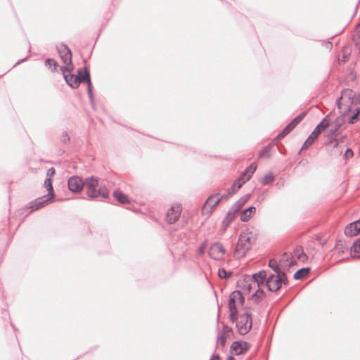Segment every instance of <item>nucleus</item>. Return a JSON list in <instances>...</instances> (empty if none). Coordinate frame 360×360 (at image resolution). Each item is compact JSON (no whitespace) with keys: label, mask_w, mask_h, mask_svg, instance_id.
<instances>
[{"label":"nucleus","mask_w":360,"mask_h":360,"mask_svg":"<svg viewBox=\"0 0 360 360\" xmlns=\"http://www.w3.org/2000/svg\"><path fill=\"white\" fill-rule=\"evenodd\" d=\"M354 92L352 89H345L341 92V98H347L352 105V100H354Z\"/></svg>","instance_id":"obj_31"},{"label":"nucleus","mask_w":360,"mask_h":360,"mask_svg":"<svg viewBox=\"0 0 360 360\" xmlns=\"http://www.w3.org/2000/svg\"><path fill=\"white\" fill-rule=\"evenodd\" d=\"M341 99H342V98L340 97L339 98H338V99L336 100V105H337V106H338V109H340V108H341V105H342V103H341V101H340V100H341Z\"/></svg>","instance_id":"obj_61"},{"label":"nucleus","mask_w":360,"mask_h":360,"mask_svg":"<svg viewBox=\"0 0 360 360\" xmlns=\"http://www.w3.org/2000/svg\"><path fill=\"white\" fill-rule=\"evenodd\" d=\"M65 51H66V53L64 55H62L60 56V59L61 60L67 64V65H72V51L70 50V48H65Z\"/></svg>","instance_id":"obj_27"},{"label":"nucleus","mask_w":360,"mask_h":360,"mask_svg":"<svg viewBox=\"0 0 360 360\" xmlns=\"http://www.w3.org/2000/svg\"><path fill=\"white\" fill-rule=\"evenodd\" d=\"M227 338L228 335L225 334H221L220 336H218V340L219 341V343L222 347L225 346Z\"/></svg>","instance_id":"obj_50"},{"label":"nucleus","mask_w":360,"mask_h":360,"mask_svg":"<svg viewBox=\"0 0 360 360\" xmlns=\"http://www.w3.org/2000/svg\"><path fill=\"white\" fill-rule=\"evenodd\" d=\"M113 197L121 204H127L129 202L128 196L120 190H115Z\"/></svg>","instance_id":"obj_19"},{"label":"nucleus","mask_w":360,"mask_h":360,"mask_svg":"<svg viewBox=\"0 0 360 360\" xmlns=\"http://www.w3.org/2000/svg\"><path fill=\"white\" fill-rule=\"evenodd\" d=\"M75 75L79 84L80 83H86L87 84V87L92 86L90 72L86 66H84L83 68H78L77 70V75Z\"/></svg>","instance_id":"obj_8"},{"label":"nucleus","mask_w":360,"mask_h":360,"mask_svg":"<svg viewBox=\"0 0 360 360\" xmlns=\"http://www.w3.org/2000/svg\"><path fill=\"white\" fill-rule=\"evenodd\" d=\"M234 194L235 193H234L233 190L231 191L230 189H229L228 192L226 194H224L222 195H219L218 197V198L214 202V203L210 205L211 206V210L210 211V212H212L213 209L220 202L221 200H228L231 196H233Z\"/></svg>","instance_id":"obj_20"},{"label":"nucleus","mask_w":360,"mask_h":360,"mask_svg":"<svg viewBox=\"0 0 360 360\" xmlns=\"http://www.w3.org/2000/svg\"><path fill=\"white\" fill-rule=\"evenodd\" d=\"M250 280L253 283L254 285H257V288H260V287L263 285H266V271L265 270H260L259 271L253 274L250 276Z\"/></svg>","instance_id":"obj_9"},{"label":"nucleus","mask_w":360,"mask_h":360,"mask_svg":"<svg viewBox=\"0 0 360 360\" xmlns=\"http://www.w3.org/2000/svg\"><path fill=\"white\" fill-rule=\"evenodd\" d=\"M281 277L278 276L274 281L266 287L271 292H276L281 288Z\"/></svg>","instance_id":"obj_24"},{"label":"nucleus","mask_w":360,"mask_h":360,"mask_svg":"<svg viewBox=\"0 0 360 360\" xmlns=\"http://www.w3.org/2000/svg\"><path fill=\"white\" fill-rule=\"evenodd\" d=\"M279 276L281 277V281H280L281 283V286L283 285H288V279L287 278V276H286L285 273L283 271L279 274Z\"/></svg>","instance_id":"obj_45"},{"label":"nucleus","mask_w":360,"mask_h":360,"mask_svg":"<svg viewBox=\"0 0 360 360\" xmlns=\"http://www.w3.org/2000/svg\"><path fill=\"white\" fill-rule=\"evenodd\" d=\"M233 333V329L227 325H224L221 330V334L228 335L229 333Z\"/></svg>","instance_id":"obj_51"},{"label":"nucleus","mask_w":360,"mask_h":360,"mask_svg":"<svg viewBox=\"0 0 360 360\" xmlns=\"http://www.w3.org/2000/svg\"><path fill=\"white\" fill-rule=\"evenodd\" d=\"M233 221L231 219L228 218V217H225L224 219L222 220V226L224 228L226 229L231 223Z\"/></svg>","instance_id":"obj_52"},{"label":"nucleus","mask_w":360,"mask_h":360,"mask_svg":"<svg viewBox=\"0 0 360 360\" xmlns=\"http://www.w3.org/2000/svg\"><path fill=\"white\" fill-rule=\"evenodd\" d=\"M269 267L271 268L276 274H280L283 271L281 269L279 264H278L276 259H271L269 261Z\"/></svg>","instance_id":"obj_35"},{"label":"nucleus","mask_w":360,"mask_h":360,"mask_svg":"<svg viewBox=\"0 0 360 360\" xmlns=\"http://www.w3.org/2000/svg\"><path fill=\"white\" fill-rule=\"evenodd\" d=\"M56 48L57 49V51H58V54L60 56L62 55H64V53L65 54L66 53L65 48H69V47L65 44L61 43V44H60L58 45H56Z\"/></svg>","instance_id":"obj_43"},{"label":"nucleus","mask_w":360,"mask_h":360,"mask_svg":"<svg viewBox=\"0 0 360 360\" xmlns=\"http://www.w3.org/2000/svg\"><path fill=\"white\" fill-rule=\"evenodd\" d=\"M45 65L48 68H53L52 71H56L58 67V63L53 58H47L45 60Z\"/></svg>","instance_id":"obj_40"},{"label":"nucleus","mask_w":360,"mask_h":360,"mask_svg":"<svg viewBox=\"0 0 360 360\" xmlns=\"http://www.w3.org/2000/svg\"><path fill=\"white\" fill-rule=\"evenodd\" d=\"M64 79L67 84L72 89H77L79 86L76 75L74 74L68 73L64 75Z\"/></svg>","instance_id":"obj_16"},{"label":"nucleus","mask_w":360,"mask_h":360,"mask_svg":"<svg viewBox=\"0 0 360 360\" xmlns=\"http://www.w3.org/2000/svg\"><path fill=\"white\" fill-rule=\"evenodd\" d=\"M310 271L309 267H302L298 269L293 275L295 280H302L304 278Z\"/></svg>","instance_id":"obj_22"},{"label":"nucleus","mask_w":360,"mask_h":360,"mask_svg":"<svg viewBox=\"0 0 360 360\" xmlns=\"http://www.w3.org/2000/svg\"><path fill=\"white\" fill-rule=\"evenodd\" d=\"M360 119V107H357L352 115L348 119V123L353 124L357 122Z\"/></svg>","instance_id":"obj_28"},{"label":"nucleus","mask_w":360,"mask_h":360,"mask_svg":"<svg viewBox=\"0 0 360 360\" xmlns=\"http://www.w3.org/2000/svg\"><path fill=\"white\" fill-rule=\"evenodd\" d=\"M307 112H302L297 115L295 118H293L288 124L292 127L295 128L296 126L304 119L306 116Z\"/></svg>","instance_id":"obj_29"},{"label":"nucleus","mask_w":360,"mask_h":360,"mask_svg":"<svg viewBox=\"0 0 360 360\" xmlns=\"http://www.w3.org/2000/svg\"><path fill=\"white\" fill-rule=\"evenodd\" d=\"M60 71H62L63 72L64 75H65V72L69 71L68 68L66 67V66H61V67H60Z\"/></svg>","instance_id":"obj_59"},{"label":"nucleus","mask_w":360,"mask_h":360,"mask_svg":"<svg viewBox=\"0 0 360 360\" xmlns=\"http://www.w3.org/2000/svg\"><path fill=\"white\" fill-rule=\"evenodd\" d=\"M86 187V193L91 200H96L98 197L108 199L109 195L107 191L101 188H98V180L94 176H89L84 180Z\"/></svg>","instance_id":"obj_2"},{"label":"nucleus","mask_w":360,"mask_h":360,"mask_svg":"<svg viewBox=\"0 0 360 360\" xmlns=\"http://www.w3.org/2000/svg\"><path fill=\"white\" fill-rule=\"evenodd\" d=\"M226 360H236V359L233 356H229L227 357Z\"/></svg>","instance_id":"obj_64"},{"label":"nucleus","mask_w":360,"mask_h":360,"mask_svg":"<svg viewBox=\"0 0 360 360\" xmlns=\"http://www.w3.org/2000/svg\"><path fill=\"white\" fill-rule=\"evenodd\" d=\"M250 278V276L245 275L242 281L238 282L237 287L246 290L248 292H250L254 284Z\"/></svg>","instance_id":"obj_15"},{"label":"nucleus","mask_w":360,"mask_h":360,"mask_svg":"<svg viewBox=\"0 0 360 360\" xmlns=\"http://www.w3.org/2000/svg\"><path fill=\"white\" fill-rule=\"evenodd\" d=\"M236 292V290H234L229 295V303H228L229 308L234 309V307H236V300L238 299H237Z\"/></svg>","instance_id":"obj_37"},{"label":"nucleus","mask_w":360,"mask_h":360,"mask_svg":"<svg viewBox=\"0 0 360 360\" xmlns=\"http://www.w3.org/2000/svg\"><path fill=\"white\" fill-rule=\"evenodd\" d=\"M250 344L246 341L237 340L232 342L230 349L235 355L238 356L245 354L250 349Z\"/></svg>","instance_id":"obj_6"},{"label":"nucleus","mask_w":360,"mask_h":360,"mask_svg":"<svg viewBox=\"0 0 360 360\" xmlns=\"http://www.w3.org/2000/svg\"><path fill=\"white\" fill-rule=\"evenodd\" d=\"M297 258L302 262H304L307 259V256L303 250H302L300 253H297Z\"/></svg>","instance_id":"obj_56"},{"label":"nucleus","mask_w":360,"mask_h":360,"mask_svg":"<svg viewBox=\"0 0 360 360\" xmlns=\"http://www.w3.org/2000/svg\"><path fill=\"white\" fill-rule=\"evenodd\" d=\"M27 56L21 59V60H19L14 65H13V68L17 66L18 65L20 64L22 62H25V60H27Z\"/></svg>","instance_id":"obj_60"},{"label":"nucleus","mask_w":360,"mask_h":360,"mask_svg":"<svg viewBox=\"0 0 360 360\" xmlns=\"http://www.w3.org/2000/svg\"><path fill=\"white\" fill-rule=\"evenodd\" d=\"M274 181V175L272 172H269L267 174L264 175L260 180V183L262 185H269L271 184Z\"/></svg>","instance_id":"obj_30"},{"label":"nucleus","mask_w":360,"mask_h":360,"mask_svg":"<svg viewBox=\"0 0 360 360\" xmlns=\"http://www.w3.org/2000/svg\"><path fill=\"white\" fill-rule=\"evenodd\" d=\"M206 247H207V242L206 241H204L203 243H202L198 249V253L199 255H202L205 252V250L206 249Z\"/></svg>","instance_id":"obj_53"},{"label":"nucleus","mask_w":360,"mask_h":360,"mask_svg":"<svg viewBox=\"0 0 360 360\" xmlns=\"http://www.w3.org/2000/svg\"><path fill=\"white\" fill-rule=\"evenodd\" d=\"M278 276V274H270L268 277L267 276H266V286L267 287L268 285H269L270 283H271L275 278H276Z\"/></svg>","instance_id":"obj_44"},{"label":"nucleus","mask_w":360,"mask_h":360,"mask_svg":"<svg viewBox=\"0 0 360 360\" xmlns=\"http://www.w3.org/2000/svg\"><path fill=\"white\" fill-rule=\"evenodd\" d=\"M256 169L257 165L255 162H252L245 169L239 177H243V179L245 180L246 182L251 179Z\"/></svg>","instance_id":"obj_14"},{"label":"nucleus","mask_w":360,"mask_h":360,"mask_svg":"<svg viewBox=\"0 0 360 360\" xmlns=\"http://www.w3.org/2000/svg\"><path fill=\"white\" fill-rule=\"evenodd\" d=\"M293 129H294V128H292L289 124H288L283 128V129L281 131V132H280L277 135L276 139L281 140V139H283L285 136H287L288 134H290Z\"/></svg>","instance_id":"obj_32"},{"label":"nucleus","mask_w":360,"mask_h":360,"mask_svg":"<svg viewBox=\"0 0 360 360\" xmlns=\"http://www.w3.org/2000/svg\"><path fill=\"white\" fill-rule=\"evenodd\" d=\"M360 104V92L358 94L354 95V100H352V105H359Z\"/></svg>","instance_id":"obj_54"},{"label":"nucleus","mask_w":360,"mask_h":360,"mask_svg":"<svg viewBox=\"0 0 360 360\" xmlns=\"http://www.w3.org/2000/svg\"><path fill=\"white\" fill-rule=\"evenodd\" d=\"M210 360H220V356L219 354H213Z\"/></svg>","instance_id":"obj_58"},{"label":"nucleus","mask_w":360,"mask_h":360,"mask_svg":"<svg viewBox=\"0 0 360 360\" xmlns=\"http://www.w3.org/2000/svg\"><path fill=\"white\" fill-rule=\"evenodd\" d=\"M84 186V180L77 175L72 176L68 179V187L72 193H80Z\"/></svg>","instance_id":"obj_5"},{"label":"nucleus","mask_w":360,"mask_h":360,"mask_svg":"<svg viewBox=\"0 0 360 360\" xmlns=\"http://www.w3.org/2000/svg\"><path fill=\"white\" fill-rule=\"evenodd\" d=\"M351 111V106L349 105L347 109L345 110L344 113H343V115H347V113H349V112Z\"/></svg>","instance_id":"obj_62"},{"label":"nucleus","mask_w":360,"mask_h":360,"mask_svg":"<svg viewBox=\"0 0 360 360\" xmlns=\"http://www.w3.org/2000/svg\"><path fill=\"white\" fill-rule=\"evenodd\" d=\"M350 252L354 254L353 257H360V238L354 242L350 248Z\"/></svg>","instance_id":"obj_26"},{"label":"nucleus","mask_w":360,"mask_h":360,"mask_svg":"<svg viewBox=\"0 0 360 360\" xmlns=\"http://www.w3.org/2000/svg\"><path fill=\"white\" fill-rule=\"evenodd\" d=\"M236 296L238 300L239 304L243 306L245 304V297L240 290H236Z\"/></svg>","instance_id":"obj_49"},{"label":"nucleus","mask_w":360,"mask_h":360,"mask_svg":"<svg viewBox=\"0 0 360 360\" xmlns=\"http://www.w3.org/2000/svg\"><path fill=\"white\" fill-rule=\"evenodd\" d=\"M56 174V170L53 167H51L47 170L46 178H51Z\"/></svg>","instance_id":"obj_57"},{"label":"nucleus","mask_w":360,"mask_h":360,"mask_svg":"<svg viewBox=\"0 0 360 360\" xmlns=\"http://www.w3.org/2000/svg\"><path fill=\"white\" fill-rule=\"evenodd\" d=\"M220 195V193H214L213 195H210L206 200V202H205L204 204V206H203V210H205L206 207L207 206H209L210 207V210L207 211V213L209 214H210L212 212H210V211L211 210V205H212L214 202L212 201L213 198L214 197H219Z\"/></svg>","instance_id":"obj_38"},{"label":"nucleus","mask_w":360,"mask_h":360,"mask_svg":"<svg viewBox=\"0 0 360 360\" xmlns=\"http://www.w3.org/2000/svg\"><path fill=\"white\" fill-rule=\"evenodd\" d=\"M255 240L256 238L253 236L252 232H241L235 248L234 257L238 258L245 257L247 252L255 243Z\"/></svg>","instance_id":"obj_1"},{"label":"nucleus","mask_w":360,"mask_h":360,"mask_svg":"<svg viewBox=\"0 0 360 360\" xmlns=\"http://www.w3.org/2000/svg\"><path fill=\"white\" fill-rule=\"evenodd\" d=\"M329 115L326 116L315 127L311 134L307 137L306 141L302 146L299 153H301L302 150L307 149L317 139L319 134L326 129L330 124L329 122L327 121V118Z\"/></svg>","instance_id":"obj_3"},{"label":"nucleus","mask_w":360,"mask_h":360,"mask_svg":"<svg viewBox=\"0 0 360 360\" xmlns=\"http://www.w3.org/2000/svg\"><path fill=\"white\" fill-rule=\"evenodd\" d=\"M245 183V180L243 179V177H238L229 189L233 191V188L234 193H236Z\"/></svg>","instance_id":"obj_33"},{"label":"nucleus","mask_w":360,"mask_h":360,"mask_svg":"<svg viewBox=\"0 0 360 360\" xmlns=\"http://www.w3.org/2000/svg\"><path fill=\"white\" fill-rule=\"evenodd\" d=\"M179 217L180 214L178 212V211H174V207H172L167 213L166 221L168 224H172L179 219Z\"/></svg>","instance_id":"obj_17"},{"label":"nucleus","mask_w":360,"mask_h":360,"mask_svg":"<svg viewBox=\"0 0 360 360\" xmlns=\"http://www.w3.org/2000/svg\"><path fill=\"white\" fill-rule=\"evenodd\" d=\"M266 293L262 289L257 288V290L250 296L249 299L253 300L254 304H257L259 303L261 299L264 297Z\"/></svg>","instance_id":"obj_21"},{"label":"nucleus","mask_w":360,"mask_h":360,"mask_svg":"<svg viewBox=\"0 0 360 360\" xmlns=\"http://www.w3.org/2000/svg\"><path fill=\"white\" fill-rule=\"evenodd\" d=\"M70 141V136L67 131H63L61 135V142L66 145L68 144Z\"/></svg>","instance_id":"obj_46"},{"label":"nucleus","mask_w":360,"mask_h":360,"mask_svg":"<svg viewBox=\"0 0 360 360\" xmlns=\"http://www.w3.org/2000/svg\"><path fill=\"white\" fill-rule=\"evenodd\" d=\"M360 226L356 224L355 222H351L345 226V234L347 236L353 237L357 236L360 233Z\"/></svg>","instance_id":"obj_12"},{"label":"nucleus","mask_w":360,"mask_h":360,"mask_svg":"<svg viewBox=\"0 0 360 360\" xmlns=\"http://www.w3.org/2000/svg\"><path fill=\"white\" fill-rule=\"evenodd\" d=\"M238 213V211L235 212L234 211V208L231 207L230 210L227 212L226 216L228 217V218L231 219L232 220H233L236 218V214Z\"/></svg>","instance_id":"obj_47"},{"label":"nucleus","mask_w":360,"mask_h":360,"mask_svg":"<svg viewBox=\"0 0 360 360\" xmlns=\"http://www.w3.org/2000/svg\"><path fill=\"white\" fill-rule=\"evenodd\" d=\"M329 139L328 144L332 145L333 148H336L339 145V140L338 138L334 137V136L328 137Z\"/></svg>","instance_id":"obj_48"},{"label":"nucleus","mask_w":360,"mask_h":360,"mask_svg":"<svg viewBox=\"0 0 360 360\" xmlns=\"http://www.w3.org/2000/svg\"><path fill=\"white\" fill-rule=\"evenodd\" d=\"M226 252L225 248L220 242H214L210 248L209 255L212 259L218 260L219 257L217 255V253L224 255Z\"/></svg>","instance_id":"obj_10"},{"label":"nucleus","mask_w":360,"mask_h":360,"mask_svg":"<svg viewBox=\"0 0 360 360\" xmlns=\"http://www.w3.org/2000/svg\"><path fill=\"white\" fill-rule=\"evenodd\" d=\"M230 311L229 314V320L231 323H235L239 319L240 314H238V311L237 307H234V309L229 308Z\"/></svg>","instance_id":"obj_36"},{"label":"nucleus","mask_w":360,"mask_h":360,"mask_svg":"<svg viewBox=\"0 0 360 360\" xmlns=\"http://www.w3.org/2000/svg\"><path fill=\"white\" fill-rule=\"evenodd\" d=\"M274 143H269L263 147L259 153V156L261 158H269L271 157V150Z\"/></svg>","instance_id":"obj_25"},{"label":"nucleus","mask_w":360,"mask_h":360,"mask_svg":"<svg viewBox=\"0 0 360 360\" xmlns=\"http://www.w3.org/2000/svg\"><path fill=\"white\" fill-rule=\"evenodd\" d=\"M87 94L89 98V101L93 109L95 108V101L94 96L93 93V86H88L87 88Z\"/></svg>","instance_id":"obj_42"},{"label":"nucleus","mask_w":360,"mask_h":360,"mask_svg":"<svg viewBox=\"0 0 360 360\" xmlns=\"http://www.w3.org/2000/svg\"><path fill=\"white\" fill-rule=\"evenodd\" d=\"M354 155V153H353V150L350 148H348L346 151L345 152V154H344V158L345 160H347L350 158H352Z\"/></svg>","instance_id":"obj_55"},{"label":"nucleus","mask_w":360,"mask_h":360,"mask_svg":"<svg viewBox=\"0 0 360 360\" xmlns=\"http://www.w3.org/2000/svg\"><path fill=\"white\" fill-rule=\"evenodd\" d=\"M251 195L248 193L243 196H242L238 201H236L233 205H232V207L234 208V211H238V212L240 211L243 205L248 202V200L250 198Z\"/></svg>","instance_id":"obj_18"},{"label":"nucleus","mask_w":360,"mask_h":360,"mask_svg":"<svg viewBox=\"0 0 360 360\" xmlns=\"http://www.w3.org/2000/svg\"><path fill=\"white\" fill-rule=\"evenodd\" d=\"M256 212V207L255 206H249L243 210L240 213V221L243 222H248L252 215Z\"/></svg>","instance_id":"obj_13"},{"label":"nucleus","mask_w":360,"mask_h":360,"mask_svg":"<svg viewBox=\"0 0 360 360\" xmlns=\"http://www.w3.org/2000/svg\"><path fill=\"white\" fill-rule=\"evenodd\" d=\"M335 248L339 254L344 253L347 250L345 242L340 239L336 241Z\"/></svg>","instance_id":"obj_34"},{"label":"nucleus","mask_w":360,"mask_h":360,"mask_svg":"<svg viewBox=\"0 0 360 360\" xmlns=\"http://www.w3.org/2000/svg\"><path fill=\"white\" fill-rule=\"evenodd\" d=\"M233 273L230 271H226L225 269H219L218 271V276L221 279H229Z\"/></svg>","instance_id":"obj_39"},{"label":"nucleus","mask_w":360,"mask_h":360,"mask_svg":"<svg viewBox=\"0 0 360 360\" xmlns=\"http://www.w3.org/2000/svg\"><path fill=\"white\" fill-rule=\"evenodd\" d=\"M235 323L238 333L242 335H246L252 327V314L248 311L240 314Z\"/></svg>","instance_id":"obj_4"},{"label":"nucleus","mask_w":360,"mask_h":360,"mask_svg":"<svg viewBox=\"0 0 360 360\" xmlns=\"http://www.w3.org/2000/svg\"><path fill=\"white\" fill-rule=\"evenodd\" d=\"M353 41L355 46L360 49V22L356 27V33L353 37Z\"/></svg>","instance_id":"obj_41"},{"label":"nucleus","mask_w":360,"mask_h":360,"mask_svg":"<svg viewBox=\"0 0 360 360\" xmlns=\"http://www.w3.org/2000/svg\"><path fill=\"white\" fill-rule=\"evenodd\" d=\"M54 199L44 195L42 197H39L29 203L27 208L31 209L32 211L37 210L41 207H45L51 202H53Z\"/></svg>","instance_id":"obj_7"},{"label":"nucleus","mask_w":360,"mask_h":360,"mask_svg":"<svg viewBox=\"0 0 360 360\" xmlns=\"http://www.w3.org/2000/svg\"><path fill=\"white\" fill-rule=\"evenodd\" d=\"M344 124V119L341 117H337L331 124L333 127L328 129L326 132V136L330 137L337 134L338 130L342 127Z\"/></svg>","instance_id":"obj_11"},{"label":"nucleus","mask_w":360,"mask_h":360,"mask_svg":"<svg viewBox=\"0 0 360 360\" xmlns=\"http://www.w3.org/2000/svg\"><path fill=\"white\" fill-rule=\"evenodd\" d=\"M332 46H333V44L330 41H328V43L326 44V47L330 49V48H332Z\"/></svg>","instance_id":"obj_63"},{"label":"nucleus","mask_w":360,"mask_h":360,"mask_svg":"<svg viewBox=\"0 0 360 360\" xmlns=\"http://www.w3.org/2000/svg\"><path fill=\"white\" fill-rule=\"evenodd\" d=\"M44 185L48 191L46 195L55 200V192L52 184V179L51 178H46Z\"/></svg>","instance_id":"obj_23"}]
</instances>
